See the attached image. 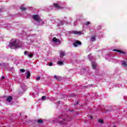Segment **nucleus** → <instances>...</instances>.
Segmentation results:
<instances>
[{
	"label": "nucleus",
	"mask_w": 127,
	"mask_h": 127,
	"mask_svg": "<svg viewBox=\"0 0 127 127\" xmlns=\"http://www.w3.org/2000/svg\"><path fill=\"white\" fill-rule=\"evenodd\" d=\"M9 47L12 49V47H14L15 48H20L21 46H19L18 45V43H17V41H16L15 39H12L10 40V42L8 45Z\"/></svg>",
	"instance_id": "f257e3e1"
},
{
	"label": "nucleus",
	"mask_w": 127,
	"mask_h": 127,
	"mask_svg": "<svg viewBox=\"0 0 127 127\" xmlns=\"http://www.w3.org/2000/svg\"><path fill=\"white\" fill-rule=\"evenodd\" d=\"M63 121L60 122V124H66L67 122H70L71 121V118L67 117V119L62 118Z\"/></svg>",
	"instance_id": "f03ea898"
},
{
	"label": "nucleus",
	"mask_w": 127,
	"mask_h": 127,
	"mask_svg": "<svg viewBox=\"0 0 127 127\" xmlns=\"http://www.w3.org/2000/svg\"><path fill=\"white\" fill-rule=\"evenodd\" d=\"M33 18L34 20H35V21H37L38 22H40V18L39 17V15L37 14L33 15Z\"/></svg>",
	"instance_id": "7ed1b4c3"
},
{
	"label": "nucleus",
	"mask_w": 127,
	"mask_h": 127,
	"mask_svg": "<svg viewBox=\"0 0 127 127\" xmlns=\"http://www.w3.org/2000/svg\"><path fill=\"white\" fill-rule=\"evenodd\" d=\"M82 44V42L79 41H76L73 44V46L74 47H77L78 45H81Z\"/></svg>",
	"instance_id": "20e7f679"
},
{
	"label": "nucleus",
	"mask_w": 127,
	"mask_h": 127,
	"mask_svg": "<svg viewBox=\"0 0 127 127\" xmlns=\"http://www.w3.org/2000/svg\"><path fill=\"white\" fill-rule=\"evenodd\" d=\"M53 42H58V43H61V40L60 39H58L56 38V37H54L53 38Z\"/></svg>",
	"instance_id": "39448f33"
},
{
	"label": "nucleus",
	"mask_w": 127,
	"mask_h": 127,
	"mask_svg": "<svg viewBox=\"0 0 127 127\" xmlns=\"http://www.w3.org/2000/svg\"><path fill=\"white\" fill-rule=\"evenodd\" d=\"M113 51H115L116 52H118L120 54H123V55L126 54V53H125L123 51H121L120 50H113Z\"/></svg>",
	"instance_id": "423d86ee"
},
{
	"label": "nucleus",
	"mask_w": 127,
	"mask_h": 127,
	"mask_svg": "<svg viewBox=\"0 0 127 127\" xmlns=\"http://www.w3.org/2000/svg\"><path fill=\"white\" fill-rule=\"evenodd\" d=\"M12 100V97H11V96H8L6 98V101L8 102L9 103L11 102Z\"/></svg>",
	"instance_id": "0eeeda50"
},
{
	"label": "nucleus",
	"mask_w": 127,
	"mask_h": 127,
	"mask_svg": "<svg viewBox=\"0 0 127 127\" xmlns=\"http://www.w3.org/2000/svg\"><path fill=\"white\" fill-rule=\"evenodd\" d=\"M26 73L27 74V76H26V78L27 79H29V78H30V76H31V74H30V71H26Z\"/></svg>",
	"instance_id": "6e6552de"
},
{
	"label": "nucleus",
	"mask_w": 127,
	"mask_h": 127,
	"mask_svg": "<svg viewBox=\"0 0 127 127\" xmlns=\"http://www.w3.org/2000/svg\"><path fill=\"white\" fill-rule=\"evenodd\" d=\"M54 4L55 7H56L58 9H61V7L59 5H58V4L54 3Z\"/></svg>",
	"instance_id": "1a4fd4ad"
},
{
	"label": "nucleus",
	"mask_w": 127,
	"mask_h": 127,
	"mask_svg": "<svg viewBox=\"0 0 127 127\" xmlns=\"http://www.w3.org/2000/svg\"><path fill=\"white\" fill-rule=\"evenodd\" d=\"M72 33H73V34H81V32L77 31H73L72 32Z\"/></svg>",
	"instance_id": "9d476101"
},
{
	"label": "nucleus",
	"mask_w": 127,
	"mask_h": 127,
	"mask_svg": "<svg viewBox=\"0 0 127 127\" xmlns=\"http://www.w3.org/2000/svg\"><path fill=\"white\" fill-rule=\"evenodd\" d=\"M90 40H91V42H94L96 41V36H94V37H91L90 38Z\"/></svg>",
	"instance_id": "9b49d317"
},
{
	"label": "nucleus",
	"mask_w": 127,
	"mask_h": 127,
	"mask_svg": "<svg viewBox=\"0 0 127 127\" xmlns=\"http://www.w3.org/2000/svg\"><path fill=\"white\" fill-rule=\"evenodd\" d=\"M60 54H61V57H64V56L66 55V54L64 52H61Z\"/></svg>",
	"instance_id": "f8f14e48"
},
{
	"label": "nucleus",
	"mask_w": 127,
	"mask_h": 127,
	"mask_svg": "<svg viewBox=\"0 0 127 127\" xmlns=\"http://www.w3.org/2000/svg\"><path fill=\"white\" fill-rule=\"evenodd\" d=\"M122 65L124 66V67H127V62L124 61V62L122 63Z\"/></svg>",
	"instance_id": "ddd939ff"
},
{
	"label": "nucleus",
	"mask_w": 127,
	"mask_h": 127,
	"mask_svg": "<svg viewBox=\"0 0 127 127\" xmlns=\"http://www.w3.org/2000/svg\"><path fill=\"white\" fill-rule=\"evenodd\" d=\"M20 9L22 11H25V10H26V8L23 7V6H21L20 7Z\"/></svg>",
	"instance_id": "4468645a"
},
{
	"label": "nucleus",
	"mask_w": 127,
	"mask_h": 127,
	"mask_svg": "<svg viewBox=\"0 0 127 127\" xmlns=\"http://www.w3.org/2000/svg\"><path fill=\"white\" fill-rule=\"evenodd\" d=\"M97 67V64H92V68L93 69H96Z\"/></svg>",
	"instance_id": "2eb2a0df"
},
{
	"label": "nucleus",
	"mask_w": 127,
	"mask_h": 127,
	"mask_svg": "<svg viewBox=\"0 0 127 127\" xmlns=\"http://www.w3.org/2000/svg\"><path fill=\"white\" fill-rule=\"evenodd\" d=\"M58 65H64V64L63 63V62H61V61L58 62Z\"/></svg>",
	"instance_id": "dca6fc26"
},
{
	"label": "nucleus",
	"mask_w": 127,
	"mask_h": 127,
	"mask_svg": "<svg viewBox=\"0 0 127 127\" xmlns=\"http://www.w3.org/2000/svg\"><path fill=\"white\" fill-rule=\"evenodd\" d=\"M37 122L38 123V124H42V123H43V121L40 119V120H37Z\"/></svg>",
	"instance_id": "f3484780"
},
{
	"label": "nucleus",
	"mask_w": 127,
	"mask_h": 127,
	"mask_svg": "<svg viewBox=\"0 0 127 127\" xmlns=\"http://www.w3.org/2000/svg\"><path fill=\"white\" fill-rule=\"evenodd\" d=\"M98 122L99 123H100V124H104V121H103L102 120L100 119L98 120Z\"/></svg>",
	"instance_id": "a211bd4d"
},
{
	"label": "nucleus",
	"mask_w": 127,
	"mask_h": 127,
	"mask_svg": "<svg viewBox=\"0 0 127 127\" xmlns=\"http://www.w3.org/2000/svg\"><path fill=\"white\" fill-rule=\"evenodd\" d=\"M40 79H41V77L38 76V77H36V81H39V80H40Z\"/></svg>",
	"instance_id": "6ab92c4d"
},
{
	"label": "nucleus",
	"mask_w": 127,
	"mask_h": 127,
	"mask_svg": "<svg viewBox=\"0 0 127 127\" xmlns=\"http://www.w3.org/2000/svg\"><path fill=\"white\" fill-rule=\"evenodd\" d=\"M28 57L30 58H32V57H33V54H31L30 55H28Z\"/></svg>",
	"instance_id": "aec40b11"
},
{
	"label": "nucleus",
	"mask_w": 127,
	"mask_h": 127,
	"mask_svg": "<svg viewBox=\"0 0 127 127\" xmlns=\"http://www.w3.org/2000/svg\"><path fill=\"white\" fill-rule=\"evenodd\" d=\"M20 71L22 72V73H24V72H25V69H21L20 70Z\"/></svg>",
	"instance_id": "412c9836"
},
{
	"label": "nucleus",
	"mask_w": 127,
	"mask_h": 127,
	"mask_svg": "<svg viewBox=\"0 0 127 127\" xmlns=\"http://www.w3.org/2000/svg\"><path fill=\"white\" fill-rule=\"evenodd\" d=\"M89 24H91V22L89 21H87L85 23V25H89Z\"/></svg>",
	"instance_id": "4be33fe9"
},
{
	"label": "nucleus",
	"mask_w": 127,
	"mask_h": 127,
	"mask_svg": "<svg viewBox=\"0 0 127 127\" xmlns=\"http://www.w3.org/2000/svg\"><path fill=\"white\" fill-rule=\"evenodd\" d=\"M45 99H46V97H45V96H42V101H44V100H45Z\"/></svg>",
	"instance_id": "5701e85b"
},
{
	"label": "nucleus",
	"mask_w": 127,
	"mask_h": 127,
	"mask_svg": "<svg viewBox=\"0 0 127 127\" xmlns=\"http://www.w3.org/2000/svg\"><path fill=\"white\" fill-rule=\"evenodd\" d=\"M53 65V63L52 62L49 63V66H52Z\"/></svg>",
	"instance_id": "b1692460"
},
{
	"label": "nucleus",
	"mask_w": 127,
	"mask_h": 127,
	"mask_svg": "<svg viewBox=\"0 0 127 127\" xmlns=\"http://www.w3.org/2000/svg\"><path fill=\"white\" fill-rule=\"evenodd\" d=\"M54 78H55V79H56V80H58V77H57V75H54Z\"/></svg>",
	"instance_id": "393cba45"
},
{
	"label": "nucleus",
	"mask_w": 127,
	"mask_h": 127,
	"mask_svg": "<svg viewBox=\"0 0 127 127\" xmlns=\"http://www.w3.org/2000/svg\"><path fill=\"white\" fill-rule=\"evenodd\" d=\"M27 53H28V51H25L24 52V54H25V55H26V54H27Z\"/></svg>",
	"instance_id": "a878e982"
},
{
	"label": "nucleus",
	"mask_w": 127,
	"mask_h": 127,
	"mask_svg": "<svg viewBox=\"0 0 127 127\" xmlns=\"http://www.w3.org/2000/svg\"><path fill=\"white\" fill-rule=\"evenodd\" d=\"M98 27L99 28V29H101V28H102V27H101V26H99Z\"/></svg>",
	"instance_id": "bb28decb"
},
{
	"label": "nucleus",
	"mask_w": 127,
	"mask_h": 127,
	"mask_svg": "<svg viewBox=\"0 0 127 127\" xmlns=\"http://www.w3.org/2000/svg\"><path fill=\"white\" fill-rule=\"evenodd\" d=\"M4 79V76H2V79L3 80Z\"/></svg>",
	"instance_id": "cd10ccee"
},
{
	"label": "nucleus",
	"mask_w": 127,
	"mask_h": 127,
	"mask_svg": "<svg viewBox=\"0 0 127 127\" xmlns=\"http://www.w3.org/2000/svg\"><path fill=\"white\" fill-rule=\"evenodd\" d=\"M71 97H74V94H71Z\"/></svg>",
	"instance_id": "c85d7f7f"
},
{
	"label": "nucleus",
	"mask_w": 127,
	"mask_h": 127,
	"mask_svg": "<svg viewBox=\"0 0 127 127\" xmlns=\"http://www.w3.org/2000/svg\"><path fill=\"white\" fill-rule=\"evenodd\" d=\"M90 31V32H93V30H91Z\"/></svg>",
	"instance_id": "c756f323"
},
{
	"label": "nucleus",
	"mask_w": 127,
	"mask_h": 127,
	"mask_svg": "<svg viewBox=\"0 0 127 127\" xmlns=\"http://www.w3.org/2000/svg\"><path fill=\"white\" fill-rule=\"evenodd\" d=\"M90 118L91 119H93V117H92V116H91Z\"/></svg>",
	"instance_id": "7c9ffc66"
},
{
	"label": "nucleus",
	"mask_w": 127,
	"mask_h": 127,
	"mask_svg": "<svg viewBox=\"0 0 127 127\" xmlns=\"http://www.w3.org/2000/svg\"><path fill=\"white\" fill-rule=\"evenodd\" d=\"M58 103H60V101H58Z\"/></svg>",
	"instance_id": "2f4dec72"
},
{
	"label": "nucleus",
	"mask_w": 127,
	"mask_h": 127,
	"mask_svg": "<svg viewBox=\"0 0 127 127\" xmlns=\"http://www.w3.org/2000/svg\"><path fill=\"white\" fill-rule=\"evenodd\" d=\"M76 105H78V103H77Z\"/></svg>",
	"instance_id": "473e14b6"
}]
</instances>
